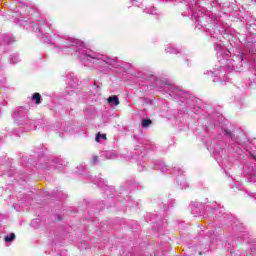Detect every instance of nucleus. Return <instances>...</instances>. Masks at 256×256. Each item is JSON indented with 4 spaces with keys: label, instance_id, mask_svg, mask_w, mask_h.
<instances>
[{
    "label": "nucleus",
    "instance_id": "obj_6",
    "mask_svg": "<svg viewBox=\"0 0 256 256\" xmlns=\"http://www.w3.org/2000/svg\"><path fill=\"white\" fill-rule=\"evenodd\" d=\"M48 163H50L48 169H51L52 167H54V169H60V167H65L66 165L65 160H62L61 158H56Z\"/></svg>",
    "mask_w": 256,
    "mask_h": 256
},
{
    "label": "nucleus",
    "instance_id": "obj_5",
    "mask_svg": "<svg viewBox=\"0 0 256 256\" xmlns=\"http://www.w3.org/2000/svg\"><path fill=\"white\" fill-rule=\"evenodd\" d=\"M188 15H190L191 17H194V19L196 20L195 25L196 27H206L207 24L205 23V21H207V19H209V17L207 15H205L203 13V11L195 10L194 8L190 9V12L188 13Z\"/></svg>",
    "mask_w": 256,
    "mask_h": 256
},
{
    "label": "nucleus",
    "instance_id": "obj_14",
    "mask_svg": "<svg viewBox=\"0 0 256 256\" xmlns=\"http://www.w3.org/2000/svg\"><path fill=\"white\" fill-rule=\"evenodd\" d=\"M106 159H116L117 155L113 152H104V154Z\"/></svg>",
    "mask_w": 256,
    "mask_h": 256
},
{
    "label": "nucleus",
    "instance_id": "obj_10",
    "mask_svg": "<svg viewBox=\"0 0 256 256\" xmlns=\"http://www.w3.org/2000/svg\"><path fill=\"white\" fill-rule=\"evenodd\" d=\"M2 39L4 40V43H13V41H15L13 39V36H11L10 34H4Z\"/></svg>",
    "mask_w": 256,
    "mask_h": 256
},
{
    "label": "nucleus",
    "instance_id": "obj_11",
    "mask_svg": "<svg viewBox=\"0 0 256 256\" xmlns=\"http://www.w3.org/2000/svg\"><path fill=\"white\" fill-rule=\"evenodd\" d=\"M32 101H36V105H41V94L34 93L32 96Z\"/></svg>",
    "mask_w": 256,
    "mask_h": 256
},
{
    "label": "nucleus",
    "instance_id": "obj_16",
    "mask_svg": "<svg viewBox=\"0 0 256 256\" xmlns=\"http://www.w3.org/2000/svg\"><path fill=\"white\" fill-rule=\"evenodd\" d=\"M214 49L215 51H217L218 53H221V51H223V45L221 43H215L214 44Z\"/></svg>",
    "mask_w": 256,
    "mask_h": 256
},
{
    "label": "nucleus",
    "instance_id": "obj_13",
    "mask_svg": "<svg viewBox=\"0 0 256 256\" xmlns=\"http://www.w3.org/2000/svg\"><path fill=\"white\" fill-rule=\"evenodd\" d=\"M158 169L162 172L165 173L167 171H169V167L167 165H165V163H160L158 165Z\"/></svg>",
    "mask_w": 256,
    "mask_h": 256
},
{
    "label": "nucleus",
    "instance_id": "obj_9",
    "mask_svg": "<svg viewBox=\"0 0 256 256\" xmlns=\"http://www.w3.org/2000/svg\"><path fill=\"white\" fill-rule=\"evenodd\" d=\"M92 182L98 185V187H101L102 189L107 187V184H105V180H103V178L95 177Z\"/></svg>",
    "mask_w": 256,
    "mask_h": 256
},
{
    "label": "nucleus",
    "instance_id": "obj_23",
    "mask_svg": "<svg viewBox=\"0 0 256 256\" xmlns=\"http://www.w3.org/2000/svg\"><path fill=\"white\" fill-rule=\"evenodd\" d=\"M92 161H93V163H99V157L93 156Z\"/></svg>",
    "mask_w": 256,
    "mask_h": 256
},
{
    "label": "nucleus",
    "instance_id": "obj_8",
    "mask_svg": "<svg viewBox=\"0 0 256 256\" xmlns=\"http://www.w3.org/2000/svg\"><path fill=\"white\" fill-rule=\"evenodd\" d=\"M108 103L111 105V107L115 106L117 107V105H119V97L117 96H110L108 99H107Z\"/></svg>",
    "mask_w": 256,
    "mask_h": 256
},
{
    "label": "nucleus",
    "instance_id": "obj_24",
    "mask_svg": "<svg viewBox=\"0 0 256 256\" xmlns=\"http://www.w3.org/2000/svg\"><path fill=\"white\" fill-rule=\"evenodd\" d=\"M177 171H178L177 175H183V172L181 170L177 169Z\"/></svg>",
    "mask_w": 256,
    "mask_h": 256
},
{
    "label": "nucleus",
    "instance_id": "obj_12",
    "mask_svg": "<svg viewBox=\"0 0 256 256\" xmlns=\"http://www.w3.org/2000/svg\"><path fill=\"white\" fill-rule=\"evenodd\" d=\"M15 239V233H11L9 235H6L4 237L5 243H13V240Z\"/></svg>",
    "mask_w": 256,
    "mask_h": 256
},
{
    "label": "nucleus",
    "instance_id": "obj_7",
    "mask_svg": "<svg viewBox=\"0 0 256 256\" xmlns=\"http://www.w3.org/2000/svg\"><path fill=\"white\" fill-rule=\"evenodd\" d=\"M66 84L68 85L69 89H76L79 83L77 82V78L73 76V74H69L66 79Z\"/></svg>",
    "mask_w": 256,
    "mask_h": 256
},
{
    "label": "nucleus",
    "instance_id": "obj_21",
    "mask_svg": "<svg viewBox=\"0 0 256 256\" xmlns=\"http://www.w3.org/2000/svg\"><path fill=\"white\" fill-rule=\"evenodd\" d=\"M151 124V120L143 119L142 120V127H148Z\"/></svg>",
    "mask_w": 256,
    "mask_h": 256
},
{
    "label": "nucleus",
    "instance_id": "obj_26",
    "mask_svg": "<svg viewBox=\"0 0 256 256\" xmlns=\"http://www.w3.org/2000/svg\"><path fill=\"white\" fill-rule=\"evenodd\" d=\"M195 8L199 7V4L197 2H194Z\"/></svg>",
    "mask_w": 256,
    "mask_h": 256
},
{
    "label": "nucleus",
    "instance_id": "obj_27",
    "mask_svg": "<svg viewBox=\"0 0 256 256\" xmlns=\"http://www.w3.org/2000/svg\"><path fill=\"white\" fill-rule=\"evenodd\" d=\"M251 157H252V159H255V161H256L255 155L251 154Z\"/></svg>",
    "mask_w": 256,
    "mask_h": 256
},
{
    "label": "nucleus",
    "instance_id": "obj_22",
    "mask_svg": "<svg viewBox=\"0 0 256 256\" xmlns=\"http://www.w3.org/2000/svg\"><path fill=\"white\" fill-rule=\"evenodd\" d=\"M248 181H249L250 183H255L256 177H255L254 175H251V176L248 178Z\"/></svg>",
    "mask_w": 256,
    "mask_h": 256
},
{
    "label": "nucleus",
    "instance_id": "obj_3",
    "mask_svg": "<svg viewBox=\"0 0 256 256\" xmlns=\"http://www.w3.org/2000/svg\"><path fill=\"white\" fill-rule=\"evenodd\" d=\"M244 59L245 55L239 52L238 54L233 55L230 59H226L224 69H226L228 73H231V71H241Z\"/></svg>",
    "mask_w": 256,
    "mask_h": 256
},
{
    "label": "nucleus",
    "instance_id": "obj_25",
    "mask_svg": "<svg viewBox=\"0 0 256 256\" xmlns=\"http://www.w3.org/2000/svg\"><path fill=\"white\" fill-rule=\"evenodd\" d=\"M46 27L51 28V24H49L48 22H46Z\"/></svg>",
    "mask_w": 256,
    "mask_h": 256
},
{
    "label": "nucleus",
    "instance_id": "obj_4",
    "mask_svg": "<svg viewBox=\"0 0 256 256\" xmlns=\"http://www.w3.org/2000/svg\"><path fill=\"white\" fill-rule=\"evenodd\" d=\"M164 91L170 95V97H173L174 99H180L181 103H185V97H187V93L185 91L181 90L179 87L175 86L174 84L165 83Z\"/></svg>",
    "mask_w": 256,
    "mask_h": 256
},
{
    "label": "nucleus",
    "instance_id": "obj_15",
    "mask_svg": "<svg viewBox=\"0 0 256 256\" xmlns=\"http://www.w3.org/2000/svg\"><path fill=\"white\" fill-rule=\"evenodd\" d=\"M224 135L228 137V139H232V141H235V136H233V133L229 130H224Z\"/></svg>",
    "mask_w": 256,
    "mask_h": 256
},
{
    "label": "nucleus",
    "instance_id": "obj_18",
    "mask_svg": "<svg viewBox=\"0 0 256 256\" xmlns=\"http://www.w3.org/2000/svg\"><path fill=\"white\" fill-rule=\"evenodd\" d=\"M166 53H174L175 55H177V53H179V51L177 50V48L168 47V48H166Z\"/></svg>",
    "mask_w": 256,
    "mask_h": 256
},
{
    "label": "nucleus",
    "instance_id": "obj_20",
    "mask_svg": "<svg viewBox=\"0 0 256 256\" xmlns=\"http://www.w3.org/2000/svg\"><path fill=\"white\" fill-rule=\"evenodd\" d=\"M95 139L97 143H99L101 139H107V136H105V134H97Z\"/></svg>",
    "mask_w": 256,
    "mask_h": 256
},
{
    "label": "nucleus",
    "instance_id": "obj_28",
    "mask_svg": "<svg viewBox=\"0 0 256 256\" xmlns=\"http://www.w3.org/2000/svg\"><path fill=\"white\" fill-rule=\"evenodd\" d=\"M253 45H254V47H255V45H256V44H255V43H253Z\"/></svg>",
    "mask_w": 256,
    "mask_h": 256
},
{
    "label": "nucleus",
    "instance_id": "obj_19",
    "mask_svg": "<svg viewBox=\"0 0 256 256\" xmlns=\"http://www.w3.org/2000/svg\"><path fill=\"white\" fill-rule=\"evenodd\" d=\"M10 63L15 65V63H19V56L18 55H13L10 59Z\"/></svg>",
    "mask_w": 256,
    "mask_h": 256
},
{
    "label": "nucleus",
    "instance_id": "obj_17",
    "mask_svg": "<svg viewBox=\"0 0 256 256\" xmlns=\"http://www.w3.org/2000/svg\"><path fill=\"white\" fill-rule=\"evenodd\" d=\"M144 13H148V15H155L156 10H155L154 7L146 8V9L144 10Z\"/></svg>",
    "mask_w": 256,
    "mask_h": 256
},
{
    "label": "nucleus",
    "instance_id": "obj_2",
    "mask_svg": "<svg viewBox=\"0 0 256 256\" xmlns=\"http://www.w3.org/2000/svg\"><path fill=\"white\" fill-rule=\"evenodd\" d=\"M28 113L29 110L23 106H19L12 111V118L19 125L23 124V121H25L24 125H29L28 131H35V121L29 119L27 120V118H25L27 117Z\"/></svg>",
    "mask_w": 256,
    "mask_h": 256
},
{
    "label": "nucleus",
    "instance_id": "obj_1",
    "mask_svg": "<svg viewBox=\"0 0 256 256\" xmlns=\"http://www.w3.org/2000/svg\"><path fill=\"white\" fill-rule=\"evenodd\" d=\"M38 31L42 35V41L55 45L56 49H58V53H61V51H65L66 49H71V47H77L78 57L82 63L90 62L96 67V69H101V71H107V69H111V67H117V58H111L94 52L93 50L85 47L83 41L79 39L62 36L58 31L53 30L52 33L54 37L53 41H51L49 37L43 34L45 31V25L41 24L38 27Z\"/></svg>",
    "mask_w": 256,
    "mask_h": 256
}]
</instances>
